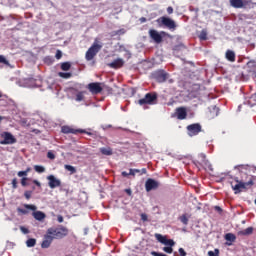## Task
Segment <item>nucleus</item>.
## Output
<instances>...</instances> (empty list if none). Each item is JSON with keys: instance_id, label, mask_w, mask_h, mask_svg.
<instances>
[{"instance_id": "1", "label": "nucleus", "mask_w": 256, "mask_h": 256, "mask_svg": "<svg viewBox=\"0 0 256 256\" xmlns=\"http://www.w3.org/2000/svg\"><path fill=\"white\" fill-rule=\"evenodd\" d=\"M69 229L63 225H59L58 227H50L48 228L44 240L41 243V247L43 249H48L53 240H61L68 236Z\"/></svg>"}, {"instance_id": "2", "label": "nucleus", "mask_w": 256, "mask_h": 256, "mask_svg": "<svg viewBox=\"0 0 256 256\" xmlns=\"http://www.w3.org/2000/svg\"><path fill=\"white\" fill-rule=\"evenodd\" d=\"M235 182H230L231 188L234 191V194H239L243 190H247L248 188L252 187L254 185V181L252 176H248V181L245 179L239 180L238 177L234 179Z\"/></svg>"}, {"instance_id": "3", "label": "nucleus", "mask_w": 256, "mask_h": 256, "mask_svg": "<svg viewBox=\"0 0 256 256\" xmlns=\"http://www.w3.org/2000/svg\"><path fill=\"white\" fill-rule=\"evenodd\" d=\"M102 44L98 43V40H94V43H92V46H90V48H88V51H86V60L88 62L93 61V59L97 56V54L101 51L102 49Z\"/></svg>"}, {"instance_id": "4", "label": "nucleus", "mask_w": 256, "mask_h": 256, "mask_svg": "<svg viewBox=\"0 0 256 256\" xmlns=\"http://www.w3.org/2000/svg\"><path fill=\"white\" fill-rule=\"evenodd\" d=\"M158 100V95L155 92L146 93L145 96L138 100L139 106L145 105H156Z\"/></svg>"}, {"instance_id": "5", "label": "nucleus", "mask_w": 256, "mask_h": 256, "mask_svg": "<svg viewBox=\"0 0 256 256\" xmlns=\"http://www.w3.org/2000/svg\"><path fill=\"white\" fill-rule=\"evenodd\" d=\"M1 138L3 140L0 141V145H14L17 143V139L15 138V136L8 131L2 132Z\"/></svg>"}, {"instance_id": "6", "label": "nucleus", "mask_w": 256, "mask_h": 256, "mask_svg": "<svg viewBox=\"0 0 256 256\" xmlns=\"http://www.w3.org/2000/svg\"><path fill=\"white\" fill-rule=\"evenodd\" d=\"M169 74L164 70H157L151 74V78L157 83H165Z\"/></svg>"}, {"instance_id": "7", "label": "nucleus", "mask_w": 256, "mask_h": 256, "mask_svg": "<svg viewBox=\"0 0 256 256\" xmlns=\"http://www.w3.org/2000/svg\"><path fill=\"white\" fill-rule=\"evenodd\" d=\"M62 133L63 134H74V135H78V134H86L88 136H92L93 133L92 132H88L85 129H75L72 128L68 125H65L62 127Z\"/></svg>"}, {"instance_id": "8", "label": "nucleus", "mask_w": 256, "mask_h": 256, "mask_svg": "<svg viewBox=\"0 0 256 256\" xmlns=\"http://www.w3.org/2000/svg\"><path fill=\"white\" fill-rule=\"evenodd\" d=\"M156 22L158 24L163 25L164 27H166L169 30H175L176 29V23L174 20H172L169 17H160L156 20Z\"/></svg>"}, {"instance_id": "9", "label": "nucleus", "mask_w": 256, "mask_h": 256, "mask_svg": "<svg viewBox=\"0 0 256 256\" xmlns=\"http://www.w3.org/2000/svg\"><path fill=\"white\" fill-rule=\"evenodd\" d=\"M187 134L189 137H194L199 135L202 132V126L200 123H193L186 127Z\"/></svg>"}, {"instance_id": "10", "label": "nucleus", "mask_w": 256, "mask_h": 256, "mask_svg": "<svg viewBox=\"0 0 256 256\" xmlns=\"http://www.w3.org/2000/svg\"><path fill=\"white\" fill-rule=\"evenodd\" d=\"M149 37L150 39L155 43V44H161L163 42V36L165 35L164 31H161L160 33L157 30L150 29L149 32Z\"/></svg>"}, {"instance_id": "11", "label": "nucleus", "mask_w": 256, "mask_h": 256, "mask_svg": "<svg viewBox=\"0 0 256 256\" xmlns=\"http://www.w3.org/2000/svg\"><path fill=\"white\" fill-rule=\"evenodd\" d=\"M86 88H88V91H90L92 95H99L103 92L102 83L100 82L89 83L88 86H86Z\"/></svg>"}, {"instance_id": "12", "label": "nucleus", "mask_w": 256, "mask_h": 256, "mask_svg": "<svg viewBox=\"0 0 256 256\" xmlns=\"http://www.w3.org/2000/svg\"><path fill=\"white\" fill-rule=\"evenodd\" d=\"M196 164H198L201 167H204L205 169L212 170V164L209 162L206 155L203 153L198 155V160H196Z\"/></svg>"}, {"instance_id": "13", "label": "nucleus", "mask_w": 256, "mask_h": 256, "mask_svg": "<svg viewBox=\"0 0 256 256\" xmlns=\"http://www.w3.org/2000/svg\"><path fill=\"white\" fill-rule=\"evenodd\" d=\"M159 186H160V183L153 178H148L145 181V191L147 193L151 192L152 190H157Z\"/></svg>"}, {"instance_id": "14", "label": "nucleus", "mask_w": 256, "mask_h": 256, "mask_svg": "<svg viewBox=\"0 0 256 256\" xmlns=\"http://www.w3.org/2000/svg\"><path fill=\"white\" fill-rule=\"evenodd\" d=\"M251 1L247 0H229V4L234 9H243L246 8Z\"/></svg>"}, {"instance_id": "15", "label": "nucleus", "mask_w": 256, "mask_h": 256, "mask_svg": "<svg viewBox=\"0 0 256 256\" xmlns=\"http://www.w3.org/2000/svg\"><path fill=\"white\" fill-rule=\"evenodd\" d=\"M47 180L49 181L48 182V185L51 189H55V188H58V187H61L62 185V182L60 179L56 178L54 175H49L47 176Z\"/></svg>"}, {"instance_id": "16", "label": "nucleus", "mask_w": 256, "mask_h": 256, "mask_svg": "<svg viewBox=\"0 0 256 256\" xmlns=\"http://www.w3.org/2000/svg\"><path fill=\"white\" fill-rule=\"evenodd\" d=\"M175 115L178 120H180V121L185 120L188 116L187 108L183 107V106L177 107L175 109Z\"/></svg>"}, {"instance_id": "17", "label": "nucleus", "mask_w": 256, "mask_h": 256, "mask_svg": "<svg viewBox=\"0 0 256 256\" xmlns=\"http://www.w3.org/2000/svg\"><path fill=\"white\" fill-rule=\"evenodd\" d=\"M124 65H125V61L122 58H116L114 59V61L108 63V67L114 70H119L123 68Z\"/></svg>"}, {"instance_id": "18", "label": "nucleus", "mask_w": 256, "mask_h": 256, "mask_svg": "<svg viewBox=\"0 0 256 256\" xmlns=\"http://www.w3.org/2000/svg\"><path fill=\"white\" fill-rule=\"evenodd\" d=\"M225 59L230 63L236 62V54L233 50H226Z\"/></svg>"}, {"instance_id": "19", "label": "nucleus", "mask_w": 256, "mask_h": 256, "mask_svg": "<svg viewBox=\"0 0 256 256\" xmlns=\"http://www.w3.org/2000/svg\"><path fill=\"white\" fill-rule=\"evenodd\" d=\"M227 246H231L232 243H234L237 239L236 235L234 233H226L224 236Z\"/></svg>"}, {"instance_id": "20", "label": "nucleus", "mask_w": 256, "mask_h": 256, "mask_svg": "<svg viewBox=\"0 0 256 256\" xmlns=\"http://www.w3.org/2000/svg\"><path fill=\"white\" fill-rule=\"evenodd\" d=\"M136 174H139V176L147 174V169L142 168V169H136V168H130V176L135 177Z\"/></svg>"}, {"instance_id": "21", "label": "nucleus", "mask_w": 256, "mask_h": 256, "mask_svg": "<svg viewBox=\"0 0 256 256\" xmlns=\"http://www.w3.org/2000/svg\"><path fill=\"white\" fill-rule=\"evenodd\" d=\"M33 216H34V218L37 220V221H43V220H45V218H46V214L43 212V211H40V210H38V211H34L33 212Z\"/></svg>"}, {"instance_id": "22", "label": "nucleus", "mask_w": 256, "mask_h": 256, "mask_svg": "<svg viewBox=\"0 0 256 256\" xmlns=\"http://www.w3.org/2000/svg\"><path fill=\"white\" fill-rule=\"evenodd\" d=\"M100 153L104 156H112L113 149L111 147H100Z\"/></svg>"}, {"instance_id": "23", "label": "nucleus", "mask_w": 256, "mask_h": 256, "mask_svg": "<svg viewBox=\"0 0 256 256\" xmlns=\"http://www.w3.org/2000/svg\"><path fill=\"white\" fill-rule=\"evenodd\" d=\"M126 34V30L124 28L118 29L116 31L110 32V37L114 38L116 36H123Z\"/></svg>"}, {"instance_id": "24", "label": "nucleus", "mask_w": 256, "mask_h": 256, "mask_svg": "<svg viewBox=\"0 0 256 256\" xmlns=\"http://www.w3.org/2000/svg\"><path fill=\"white\" fill-rule=\"evenodd\" d=\"M253 231H254V228L250 226L245 228L244 230L239 231V234L243 236H248V235H252Z\"/></svg>"}, {"instance_id": "25", "label": "nucleus", "mask_w": 256, "mask_h": 256, "mask_svg": "<svg viewBox=\"0 0 256 256\" xmlns=\"http://www.w3.org/2000/svg\"><path fill=\"white\" fill-rule=\"evenodd\" d=\"M154 237H155V239L159 242V243H161V244H164L165 243V240H166V236H163L162 234H160V233H155L154 234Z\"/></svg>"}, {"instance_id": "26", "label": "nucleus", "mask_w": 256, "mask_h": 256, "mask_svg": "<svg viewBox=\"0 0 256 256\" xmlns=\"http://www.w3.org/2000/svg\"><path fill=\"white\" fill-rule=\"evenodd\" d=\"M61 69H62V71H64V72L70 71V69H71V63H70V62H63V63L61 64Z\"/></svg>"}, {"instance_id": "27", "label": "nucleus", "mask_w": 256, "mask_h": 256, "mask_svg": "<svg viewBox=\"0 0 256 256\" xmlns=\"http://www.w3.org/2000/svg\"><path fill=\"white\" fill-rule=\"evenodd\" d=\"M59 77L63 79H70L72 77L71 72H59Z\"/></svg>"}, {"instance_id": "28", "label": "nucleus", "mask_w": 256, "mask_h": 256, "mask_svg": "<svg viewBox=\"0 0 256 256\" xmlns=\"http://www.w3.org/2000/svg\"><path fill=\"white\" fill-rule=\"evenodd\" d=\"M37 241L35 238H29L27 241H26V245L27 247L29 248H32L36 245Z\"/></svg>"}, {"instance_id": "29", "label": "nucleus", "mask_w": 256, "mask_h": 256, "mask_svg": "<svg viewBox=\"0 0 256 256\" xmlns=\"http://www.w3.org/2000/svg\"><path fill=\"white\" fill-rule=\"evenodd\" d=\"M65 169L70 172V174H75L77 172V169L69 164H65Z\"/></svg>"}, {"instance_id": "30", "label": "nucleus", "mask_w": 256, "mask_h": 256, "mask_svg": "<svg viewBox=\"0 0 256 256\" xmlns=\"http://www.w3.org/2000/svg\"><path fill=\"white\" fill-rule=\"evenodd\" d=\"M179 220H180V222H181L183 225H188V223H189V219H188V217H187L186 214L181 215V216L179 217Z\"/></svg>"}, {"instance_id": "31", "label": "nucleus", "mask_w": 256, "mask_h": 256, "mask_svg": "<svg viewBox=\"0 0 256 256\" xmlns=\"http://www.w3.org/2000/svg\"><path fill=\"white\" fill-rule=\"evenodd\" d=\"M34 169L37 173L42 174L46 171L45 167L42 165H35Z\"/></svg>"}, {"instance_id": "32", "label": "nucleus", "mask_w": 256, "mask_h": 256, "mask_svg": "<svg viewBox=\"0 0 256 256\" xmlns=\"http://www.w3.org/2000/svg\"><path fill=\"white\" fill-rule=\"evenodd\" d=\"M208 256H219L220 255V250L219 248H215L214 251L209 250L207 252Z\"/></svg>"}, {"instance_id": "33", "label": "nucleus", "mask_w": 256, "mask_h": 256, "mask_svg": "<svg viewBox=\"0 0 256 256\" xmlns=\"http://www.w3.org/2000/svg\"><path fill=\"white\" fill-rule=\"evenodd\" d=\"M163 245L173 247L175 246V241L173 239L166 238Z\"/></svg>"}, {"instance_id": "34", "label": "nucleus", "mask_w": 256, "mask_h": 256, "mask_svg": "<svg viewBox=\"0 0 256 256\" xmlns=\"http://www.w3.org/2000/svg\"><path fill=\"white\" fill-rule=\"evenodd\" d=\"M199 39H200L201 41H206V40H207V32L204 31V30H202V31L200 32Z\"/></svg>"}, {"instance_id": "35", "label": "nucleus", "mask_w": 256, "mask_h": 256, "mask_svg": "<svg viewBox=\"0 0 256 256\" xmlns=\"http://www.w3.org/2000/svg\"><path fill=\"white\" fill-rule=\"evenodd\" d=\"M162 250L167 253V254H172L173 253V247L172 246H164Z\"/></svg>"}, {"instance_id": "36", "label": "nucleus", "mask_w": 256, "mask_h": 256, "mask_svg": "<svg viewBox=\"0 0 256 256\" xmlns=\"http://www.w3.org/2000/svg\"><path fill=\"white\" fill-rule=\"evenodd\" d=\"M83 100H84L83 92H78V94H76V102H82Z\"/></svg>"}, {"instance_id": "37", "label": "nucleus", "mask_w": 256, "mask_h": 256, "mask_svg": "<svg viewBox=\"0 0 256 256\" xmlns=\"http://www.w3.org/2000/svg\"><path fill=\"white\" fill-rule=\"evenodd\" d=\"M24 207L28 210H31V211H36L37 210L36 205H33V204H24Z\"/></svg>"}, {"instance_id": "38", "label": "nucleus", "mask_w": 256, "mask_h": 256, "mask_svg": "<svg viewBox=\"0 0 256 256\" xmlns=\"http://www.w3.org/2000/svg\"><path fill=\"white\" fill-rule=\"evenodd\" d=\"M0 64L8 66L9 61L3 55H0Z\"/></svg>"}, {"instance_id": "39", "label": "nucleus", "mask_w": 256, "mask_h": 256, "mask_svg": "<svg viewBox=\"0 0 256 256\" xmlns=\"http://www.w3.org/2000/svg\"><path fill=\"white\" fill-rule=\"evenodd\" d=\"M151 256H168L165 253L157 252V251H151L150 252Z\"/></svg>"}, {"instance_id": "40", "label": "nucleus", "mask_w": 256, "mask_h": 256, "mask_svg": "<svg viewBox=\"0 0 256 256\" xmlns=\"http://www.w3.org/2000/svg\"><path fill=\"white\" fill-rule=\"evenodd\" d=\"M24 195H25V198L27 200H30L31 197H32V191L31 190H26Z\"/></svg>"}, {"instance_id": "41", "label": "nucleus", "mask_w": 256, "mask_h": 256, "mask_svg": "<svg viewBox=\"0 0 256 256\" xmlns=\"http://www.w3.org/2000/svg\"><path fill=\"white\" fill-rule=\"evenodd\" d=\"M178 253H179L180 256H187V252H186L185 249L182 248V247H180V248L178 249Z\"/></svg>"}, {"instance_id": "42", "label": "nucleus", "mask_w": 256, "mask_h": 256, "mask_svg": "<svg viewBox=\"0 0 256 256\" xmlns=\"http://www.w3.org/2000/svg\"><path fill=\"white\" fill-rule=\"evenodd\" d=\"M140 218L143 222H147L148 221V215L146 213H141L140 214Z\"/></svg>"}, {"instance_id": "43", "label": "nucleus", "mask_w": 256, "mask_h": 256, "mask_svg": "<svg viewBox=\"0 0 256 256\" xmlns=\"http://www.w3.org/2000/svg\"><path fill=\"white\" fill-rule=\"evenodd\" d=\"M27 181H28V178H27V177H23V178L21 179V185H22L23 187L28 186Z\"/></svg>"}, {"instance_id": "44", "label": "nucleus", "mask_w": 256, "mask_h": 256, "mask_svg": "<svg viewBox=\"0 0 256 256\" xmlns=\"http://www.w3.org/2000/svg\"><path fill=\"white\" fill-rule=\"evenodd\" d=\"M17 212H18V213H21V214H23V215L28 214V211H27L26 209L21 208V207H18V208H17Z\"/></svg>"}, {"instance_id": "45", "label": "nucleus", "mask_w": 256, "mask_h": 256, "mask_svg": "<svg viewBox=\"0 0 256 256\" xmlns=\"http://www.w3.org/2000/svg\"><path fill=\"white\" fill-rule=\"evenodd\" d=\"M20 230L22 231L23 234H29L30 233L29 229L25 226H21Z\"/></svg>"}, {"instance_id": "46", "label": "nucleus", "mask_w": 256, "mask_h": 256, "mask_svg": "<svg viewBox=\"0 0 256 256\" xmlns=\"http://www.w3.org/2000/svg\"><path fill=\"white\" fill-rule=\"evenodd\" d=\"M12 186H13V189H17L18 188V180H17V178L13 179Z\"/></svg>"}, {"instance_id": "47", "label": "nucleus", "mask_w": 256, "mask_h": 256, "mask_svg": "<svg viewBox=\"0 0 256 256\" xmlns=\"http://www.w3.org/2000/svg\"><path fill=\"white\" fill-rule=\"evenodd\" d=\"M26 176H28V174H27V171H19L18 172V177H26Z\"/></svg>"}, {"instance_id": "48", "label": "nucleus", "mask_w": 256, "mask_h": 256, "mask_svg": "<svg viewBox=\"0 0 256 256\" xmlns=\"http://www.w3.org/2000/svg\"><path fill=\"white\" fill-rule=\"evenodd\" d=\"M47 156H48V158L51 159V160H54V159H55V154H54L53 152H51V151H49V152L47 153Z\"/></svg>"}, {"instance_id": "49", "label": "nucleus", "mask_w": 256, "mask_h": 256, "mask_svg": "<svg viewBox=\"0 0 256 256\" xmlns=\"http://www.w3.org/2000/svg\"><path fill=\"white\" fill-rule=\"evenodd\" d=\"M61 58H62V52H61V50H57L56 59L60 60Z\"/></svg>"}, {"instance_id": "50", "label": "nucleus", "mask_w": 256, "mask_h": 256, "mask_svg": "<svg viewBox=\"0 0 256 256\" xmlns=\"http://www.w3.org/2000/svg\"><path fill=\"white\" fill-rule=\"evenodd\" d=\"M214 210L217 211L220 214L223 212V209L218 205L214 206Z\"/></svg>"}, {"instance_id": "51", "label": "nucleus", "mask_w": 256, "mask_h": 256, "mask_svg": "<svg viewBox=\"0 0 256 256\" xmlns=\"http://www.w3.org/2000/svg\"><path fill=\"white\" fill-rule=\"evenodd\" d=\"M124 192H125L128 196H131V195H132V190H131V188H126V189H124Z\"/></svg>"}, {"instance_id": "52", "label": "nucleus", "mask_w": 256, "mask_h": 256, "mask_svg": "<svg viewBox=\"0 0 256 256\" xmlns=\"http://www.w3.org/2000/svg\"><path fill=\"white\" fill-rule=\"evenodd\" d=\"M173 12H174L173 7H167V14L171 15L173 14Z\"/></svg>"}, {"instance_id": "53", "label": "nucleus", "mask_w": 256, "mask_h": 256, "mask_svg": "<svg viewBox=\"0 0 256 256\" xmlns=\"http://www.w3.org/2000/svg\"><path fill=\"white\" fill-rule=\"evenodd\" d=\"M131 176L130 172H127V171H122V177H129Z\"/></svg>"}, {"instance_id": "54", "label": "nucleus", "mask_w": 256, "mask_h": 256, "mask_svg": "<svg viewBox=\"0 0 256 256\" xmlns=\"http://www.w3.org/2000/svg\"><path fill=\"white\" fill-rule=\"evenodd\" d=\"M33 184H35L37 187L41 188V183H40V181L34 179V180H33Z\"/></svg>"}, {"instance_id": "55", "label": "nucleus", "mask_w": 256, "mask_h": 256, "mask_svg": "<svg viewBox=\"0 0 256 256\" xmlns=\"http://www.w3.org/2000/svg\"><path fill=\"white\" fill-rule=\"evenodd\" d=\"M63 221H64L63 216L62 215H58V222L59 223H63Z\"/></svg>"}, {"instance_id": "56", "label": "nucleus", "mask_w": 256, "mask_h": 256, "mask_svg": "<svg viewBox=\"0 0 256 256\" xmlns=\"http://www.w3.org/2000/svg\"><path fill=\"white\" fill-rule=\"evenodd\" d=\"M140 23H146L147 22V19L145 17H141L139 19Z\"/></svg>"}, {"instance_id": "57", "label": "nucleus", "mask_w": 256, "mask_h": 256, "mask_svg": "<svg viewBox=\"0 0 256 256\" xmlns=\"http://www.w3.org/2000/svg\"><path fill=\"white\" fill-rule=\"evenodd\" d=\"M25 172H27V174L30 173V172H31V167H28V168L25 170Z\"/></svg>"}, {"instance_id": "58", "label": "nucleus", "mask_w": 256, "mask_h": 256, "mask_svg": "<svg viewBox=\"0 0 256 256\" xmlns=\"http://www.w3.org/2000/svg\"><path fill=\"white\" fill-rule=\"evenodd\" d=\"M106 89H108L109 92L113 90L111 87H106Z\"/></svg>"}, {"instance_id": "59", "label": "nucleus", "mask_w": 256, "mask_h": 256, "mask_svg": "<svg viewBox=\"0 0 256 256\" xmlns=\"http://www.w3.org/2000/svg\"><path fill=\"white\" fill-rule=\"evenodd\" d=\"M4 120V117L3 116H0V124H1V121Z\"/></svg>"}, {"instance_id": "60", "label": "nucleus", "mask_w": 256, "mask_h": 256, "mask_svg": "<svg viewBox=\"0 0 256 256\" xmlns=\"http://www.w3.org/2000/svg\"><path fill=\"white\" fill-rule=\"evenodd\" d=\"M0 98H2V94H1V92H0Z\"/></svg>"}, {"instance_id": "61", "label": "nucleus", "mask_w": 256, "mask_h": 256, "mask_svg": "<svg viewBox=\"0 0 256 256\" xmlns=\"http://www.w3.org/2000/svg\"><path fill=\"white\" fill-rule=\"evenodd\" d=\"M255 205H256V198H255Z\"/></svg>"}, {"instance_id": "62", "label": "nucleus", "mask_w": 256, "mask_h": 256, "mask_svg": "<svg viewBox=\"0 0 256 256\" xmlns=\"http://www.w3.org/2000/svg\"><path fill=\"white\" fill-rule=\"evenodd\" d=\"M255 78H256V72H255Z\"/></svg>"}, {"instance_id": "63", "label": "nucleus", "mask_w": 256, "mask_h": 256, "mask_svg": "<svg viewBox=\"0 0 256 256\" xmlns=\"http://www.w3.org/2000/svg\"><path fill=\"white\" fill-rule=\"evenodd\" d=\"M254 96L256 97V93L254 94Z\"/></svg>"}]
</instances>
